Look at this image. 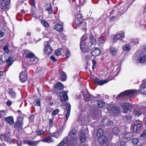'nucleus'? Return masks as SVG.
<instances>
[{"label": "nucleus", "mask_w": 146, "mask_h": 146, "mask_svg": "<svg viewBox=\"0 0 146 146\" xmlns=\"http://www.w3.org/2000/svg\"><path fill=\"white\" fill-rule=\"evenodd\" d=\"M135 59L138 63H143L146 62V48L138 50L135 54Z\"/></svg>", "instance_id": "obj_1"}, {"label": "nucleus", "mask_w": 146, "mask_h": 146, "mask_svg": "<svg viewBox=\"0 0 146 146\" xmlns=\"http://www.w3.org/2000/svg\"><path fill=\"white\" fill-rule=\"evenodd\" d=\"M137 94V91L135 90H127L122 92L119 94L116 98L117 100H122L127 96H133Z\"/></svg>", "instance_id": "obj_2"}, {"label": "nucleus", "mask_w": 146, "mask_h": 146, "mask_svg": "<svg viewBox=\"0 0 146 146\" xmlns=\"http://www.w3.org/2000/svg\"><path fill=\"white\" fill-rule=\"evenodd\" d=\"M0 139L2 141L11 143V138L10 137V131L9 129H7L5 133L0 134Z\"/></svg>", "instance_id": "obj_3"}, {"label": "nucleus", "mask_w": 146, "mask_h": 146, "mask_svg": "<svg viewBox=\"0 0 146 146\" xmlns=\"http://www.w3.org/2000/svg\"><path fill=\"white\" fill-rule=\"evenodd\" d=\"M17 121L15 123L14 127L18 131L21 130L23 128V117L21 115H19L17 117Z\"/></svg>", "instance_id": "obj_4"}, {"label": "nucleus", "mask_w": 146, "mask_h": 146, "mask_svg": "<svg viewBox=\"0 0 146 146\" xmlns=\"http://www.w3.org/2000/svg\"><path fill=\"white\" fill-rule=\"evenodd\" d=\"M26 57L27 58V60L28 64L29 65L35 64L38 61L37 58L32 53L28 54L26 55Z\"/></svg>", "instance_id": "obj_5"}, {"label": "nucleus", "mask_w": 146, "mask_h": 146, "mask_svg": "<svg viewBox=\"0 0 146 146\" xmlns=\"http://www.w3.org/2000/svg\"><path fill=\"white\" fill-rule=\"evenodd\" d=\"M75 17L74 23L77 26L80 27L81 23L84 22L83 20L82 15L81 14L79 13Z\"/></svg>", "instance_id": "obj_6"}, {"label": "nucleus", "mask_w": 146, "mask_h": 146, "mask_svg": "<svg viewBox=\"0 0 146 146\" xmlns=\"http://www.w3.org/2000/svg\"><path fill=\"white\" fill-rule=\"evenodd\" d=\"M86 37V36L84 35L81 38L80 47L82 51L83 52H87L89 49V48H86V45L85 44L84 39Z\"/></svg>", "instance_id": "obj_7"}, {"label": "nucleus", "mask_w": 146, "mask_h": 146, "mask_svg": "<svg viewBox=\"0 0 146 146\" xmlns=\"http://www.w3.org/2000/svg\"><path fill=\"white\" fill-rule=\"evenodd\" d=\"M132 136V134L131 133L123 134L120 136L119 140L120 141H123L126 143L130 140Z\"/></svg>", "instance_id": "obj_8"}, {"label": "nucleus", "mask_w": 146, "mask_h": 146, "mask_svg": "<svg viewBox=\"0 0 146 146\" xmlns=\"http://www.w3.org/2000/svg\"><path fill=\"white\" fill-rule=\"evenodd\" d=\"M120 106L122 107L124 113H127V111L130 110L132 108L131 104L129 103H123L120 104Z\"/></svg>", "instance_id": "obj_9"}, {"label": "nucleus", "mask_w": 146, "mask_h": 146, "mask_svg": "<svg viewBox=\"0 0 146 146\" xmlns=\"http://www.w3.org/2000/svg\"><path fill=\"white\" fill-rule=\"evenodd\" d=\"M143 109L146 110V107L140 106L137 109L134 110V113L136 116H139L142 115Z\"/></svg>", "instance_id": "obj_10"}, {"label": "nucleus", "mask_w": 146, "mask_h": 146, "mask_svg": "<svg viewBox=\"0 0 146 146\" xmlns=\"http://www.w3.org/2000/svg\"><path fill=\"white\" fill-rule=\"evenodd\" d=\"M49 41L45 42L44 50L46 54H50L52 52V49L50 46Z\"/></svg>", "instance_id": "obj_11"}, {"label": "nucleus", "mask_w": 146, "mask_h": 146, "mask_svg": "<svg viewBox=\"0 0 146 146\" xmlns=\"http://www.w3.org/2000/svg\"><path fill=\"white\" fill-rule=\"evenodd\" d=\"M141 122L139 121L138 123H135L133 127V131L134 133H136L143 128V126L141 123Z\"/></svg>", "instance_id": "obj_12"}, {"label": "nucleus", "mask_w": 146, "mask_h": 146, "mask_svg": "<svg viewBox=\"0 0 146 146\" xmlns=\"http://www.w3.org/2000/svg\"><path fill=\"white\" fill-rule=\"evenodd\" d=\"M27 72H26L22 71L20 74L19 76L20 81L25 82L27 79Z\"/></svg>", "instance_id": "obj_13"}, {"label": "nucleus", "mask_w": 146, "mask_h": 146, "mask_svg": "<svg viewBox=\"0 0 146 146\" xmlns=\"http://www.w3.org/2000/svg\"><path fill=\"white\" fill-rule=\"evenodd\" d=\"M77 132L76 129H73L69 133L68 137V136L70 137L74 141H76L77 138Z\"/></svg>", "instance_id": "obj_14"}, {"label": "nucleus", "mask_w": 146, "mask_h": 146, "mask_svg": "<svg viewBox=\"0 0 146 146\" xmlns=\"http://www.w3.org/2000/svg\"><path fill=\"white\" fill-rule=\"evenodd\" d=\"M59 96L62 101H64L68 99V96L64 90L62 91L60 93Z\"/></svg>", "instance_id": "obj_15"}, {"label": "nucleus", "mask_w": 146, "mask_h": 146, "mask_svg": "<svg viewBox=\"0 0 146 146\" xmlns=\"http://www.w3.org/2000/svg\"><path fill=\"white\" fill-rule=\"evenodd\" d=\"M108 140V138L105 135H101L98 137V141L101 144H104L106 143Z\"/></svg>", "instance_id": "obj_16"}, {"label": "nucleus", "mask_w": 146, "mask_h": 146, "mask_svg": "<svg viewBox=\"0 0 146 146\" xmlns=\"http://www.w3.org/2000/svg\"><path fill=\"white\" fill-rule=\"evenodd\" d=\"M9 1V0H0V8L3 9H6Z\"/></svg>", "instance_id": "obj_17"}, {"label": "nucleus", "mask_w": 146, "mask_h": 146, "mask_svg": "<svg viewBox=\"0 0 146 146\" xmlns=\"http://www.w3.org/2000/svg\"><path fill=\"white\" fill-rule=\"evenodd\" d=\"M66 110L67 113L66 114V120L64 122H66L68 120V117L70 116L71 109V105L69 103H67L66 104Z\"/></svg>", "instance_id": "obj_18"}, {"label": "nucleus", "mask_w": 146, "mask_h": 146, "mask_svg": "<svg viewBox=\"0 0 146 146\" xmlns=\"http://www.w3.org/2000/svg\"><path fill=\"white\" fill-rule=\"evenodd\" d=\"M91 52L93 56H97L100 54L101 52L99 48H95L94 49L93 48L91 50Z\"/></svg>", "instance_id": "obj_19"}, {"label": "nucleus", "mask_w": 146, "mask_h": 146, "mask_svg": "<svg viewBox=\"0 0 146 146\" xmlns=\"http://www.w3.org/2000/svg\"><path fill=\"white\" fill-rule=\"evenodd\" d=\"M5 120L10 125H13L14 123L13 117L12 116H10L5 118Z\"/></svg>", "instance_id": "obj_20"}, {"label": "nucleus", "mask_w": 146, "mask_h": 146, "mask_svg": "<svg viewBox=\"0 0 146 146\" xmlns=\"http://www.w3.org/2000/svg\"><path fill=\"white\" fill-rule=\"evenodd\" d=\"M123 37H124V34H118L116 35L114 37L113 41L114 42H116L117 40H122Z\"/></svg>", "instance_id": "obj_21"}, {"label": "nucleus", "mask_w": 146, "mask_h": 146, "mask_svg": "<svg viewBox=\"0 0 146 146\" xmlns=\"http://www.w3.org/2000/svg\"><path fill=\"white\" fill-rule=\"evenodd\" d=\"M55 29L59 32H61L63 30V25L62 23L60 24V23L56 24L55 26Z\"/></svg>", "instance_id": "obj_22"}, {"label": "nucleus", "mask_w": 146, "mask_h": 146, "mask_svg": "<svg viewBox=\"0 0 146 146\" xmlns=\"http://www.w3.org/2000/svg\"><path fill=\"white\" fill-rule=\"evenodd\" d=\"M113 78H109L108 79H106L104 80H101L98 78L95 77H94L93 79L94 82H108L111 80Z\"/></svg>", "instance_id": "obj_23"}, {"label": "nucleus", "mask_w": 146, "mask_h": 146, "mask_svg": "<svg viewBox=\"0 0 146 146\" xmlns=\"http://www.w3.org/2000/svg\"><path fill=\"white\" fill-rule=\"evenodd\" d=\"M111 110L114 114H117L119 113V109L117 106H113L111 107Z\"/></svg>", "instance_id": "obj_24"}, {"label": "nucleus", "mask_w": 146, "mask_h": 146, "mask_svg": "<svg viewBox=\"0 0 146 146\" xmlns=\"http://www.w3.org/2000/svg\"><path fill=\"white\" fill-rule=\"evenodd\" d=\"M140 91L144 94H146V83H144L141 86Z\"/></svg>", "instance_id": "obj_25"}, {"label": "nucleus", "mask_w": 146, "mask_h": 146, "mask_svg": "<svg viewBox=\"0 0 146 146\" xmlns=\"http://www.w3.org/2000/svg\"><path fill=\"white\" fill-rule=\"evenodd\" d=\"M54 87L55 88L58 90H61L64 88V86L62 84V83H57L54 86Z\"/></svg>", "instance_id": "obj_26"}, {"label": "nucleus", "mask_w": 146, "mask_h": 146, "mask_svg": "<svg viewBox=\"0 0 146 146\" xmlns=\"http://www.w3.org/2000/svg\"><path fill=\"white\" fill-rule=\"evenodd\" d=\"M61 75L60 76V78L61 80L62 81H66L67 76L66 73L62 71L60 73Z\"/></svg>", "instance_id": "obj_27"}, {"label": "nucleus", "mask_w": 146, "mask_h": 146, "mask_svg": "<svg viewBox=\"0 0 146 146\" xmlns=\"http://www.w3.org/2000/svg\"><path fill=\"white\" fill-rule=\"evenodd\" d=\"M8 94L12 98H15L16 97V94L11 88H9L8 90Z\"/></svg>", "instance_id": "obj_28"}, {"label": "nucleus", "mask_w": 146, "mask_h": 146, "mask_svg": "<svg viewBox=\"0 0 146 146\" xmlns=\"http://www.w3.org/2000/svg\"><path fill=\"white\" fill-rule=\"evenodd\" d=\"M68 141V137H65L62 139L60 143L58 144L59 146H62L65 145Z\"/></svg>", "instance_id": "obj_29"}, {"label": "nucleus", "mask_w": 146, "mask_h": 146, "mask_svg": "<svg viewBox=\"0 0 146 146\" xmlns=\"http://www.w3.org/2000/svg\"><path fill=\"white\" fill-rule=\"evenodd\" d=\"M114 69H115V71L114 72L113 74V77L117 76L120 71V67L119 66H115L114 68Z\"/></svg>", "instance_id": "obj_30"}, {"label": "nucleus", "mask_w": 146, "mask_h": 146, "mask_svg": "<svg viewBox=\"0 0 146 146\" xmlns=\"http://www.w3.org/2000/svg\"><path fill=\"white\" fill-rule=\"evenodd\" d=\"M86 90H83L81 91L83 96L86 98H89L91 97V95L87 92H86Z\"/></svg>", "instance_id": "obj_31"}, {"label": "nucleus", "mask_w": 146, "mask_h": 146, "mask_svg": "<svg viewBox=\"0 0 146 146\" xmlns=\"http://www.w3.org/2000/svg\"><path fill=\"white\" fill-rule=\"evenodd\" d=\"M89 39L90 42L92 45H94L96 44V40L92 34H91L89 37Z\"/></svg>", "instance_id": "obj_32"}, {"label": "nucleus", "mask_w": 146, "mask_h": 146, "mask_svg": "<svg viewBox=\"0 0 146 146\" xmlns=\"http://www.w3.org/2000/svg\"><path fill=\"white\" fill-rule=\"evenodd\" d=\"M119 128L117 127H114L112 129V132L115 135H117L120 132Z\"/></svg>", "instance_id": "obj_33"}, {"label": "nucleus", "mask_w": 146, "mask_h": 146, "mask_svg": "<svg viewBox=\"0 0 146 146\" xmlns=\"http://www.w3.org/2000/svg\"><path fill=\"white\" fill-rule=\"evenodd\" d=\"M42 141L44 142L48 143H50L53 141L51 137H47L44 138L43 139Z\"/></svg>", "instance_id": "obj_34"}, {"label": "nucleus", "mask_w": 146, "mask_h": 146, "mask_svg": "<svg viewBox=\"0 0 146 146\" xmlns=\"http://www.w3.org/2000/svg\"><path fill=\"white\" fill-rule=\"evenodd\" d=\"M105 103L103 100H99L98 101V106L100 108H102L103 106H104Z\"/></svg>", "instance_id": "obj_35"}, {"label": "nucleus", "mask_w": 146, "mask_h": 146, "mask_svg": "<svg viewBox=\"0 0 146 146\" xmlns=\"http://www.w3.org/2000/svg\"><path fill=\"white\" fill-rule=\"evenodd\" d=\"M7 62V64L9 67L13 63V58L11 57H9L8 60H6Z\"/></svg>", "instance_id": "obj_36"}, {"label": "nucleus", "mask_w": 146, "mask_h": 146, "mask_svg": "<svg viewBox=\"0 0 146 146\" xmlns=\"http://www.w3.org/2000/svg\"><path fill=\"white\" fill-rule=\"evenodd\" d=\"M103 130L101 129H100L98 130L97 133V136L98 137H99L101 136V135H103Z\"/></svg>", "instance_id": "obj_37"}, {"label": "nucleus", "mask_w": 146, "mask_h": 146, "mask_svg": "<svg viewBox=\"0 0 146 146\" xmlns=\"http://www.w3.org/2000/svg\"><path fill=\"white\" fill-rule=\"evenodd\" d=\"M33 104L36 106H40V99H36L35 101L33 102Z\"/></svg>", "instance_id": "obj_38"}, {"label": "nucleus", "mask_w": 146, "mask_h": 146, "mask_svg": "<svg viewBox=\"0 0 146 146\" xmlns=\"http://www.w3.org/2000/svg\"><path fill=\"white\" fill-rule=\"evenodd\" d=\"M86 139V136L85 133L81 134L80 137V141L82 143H84Z\"/></svg>", "instance_id": "obj_39"}, {"label": "nucleus", "mask_w": 146, "mask_h": 146, "mask_svg": "<svg viewBox=\"0 0 146 146\" xmlns=\"http://www.w3.org/2000/svg\"><path fill=\"white\" fill-rule=\"evenodd\" d=\"M41 23L44 27H49V24L45 20H41Z\"/></svg>", "instance_id": "obj_40"}, {"label": "nucleus", "mask_w": 146, "mask_h": 146, "mask_svg": "<svg viewBox=\"0 0 146 146\" xmlns=\"http://www.w3.org/2000/svg\"><path fill=\"white\" fill-rule=\"evenodd\" d=\"M126 142L123 141H120V142H118L116 143V146H125Z\"/></svg>", "instance_id": "obj_41"}, {"label": "nucleus", "mask_w": 146, "mask_h": 146, "mask_svg": "<svg viewBox=\"0 0 146 146\" xmlns=\"http://www.w3.org/2000/svg\"><path fill=\"white\" fill-rule=\"evenodd\" d=\"M125 11V7H121L119 9V12L118 13H119V16H120Z\"/></svg>", "instance_id": "obj_42"}, {"label": "nucleus", "mask_w": 146, "mask_h": 146, "mask_svg": "<svg viewBox=\"0 0 146 146\" xmlns=\"http://www.w3.org/2000/svg\"><path fill=\"white\" fill-rule=\"evenodd\" d=\"M117 50H116L115 48H111L110 49V52L113 55H115L116 54Z\"/></svg>", "instance_id": "obj_43"}, {"label": "nucleus", "mask_w": 146, "mask_h": 146, "mask_svg": "<svg viewBox=\"0 0 146 146\" xmlns=\"http://www.w3.org/2000/svg\"><path fill=\"white\" fill-rule=\"evenodd\" d=\"M47 10L48 11L49 14H50L53 13V11L52 9V6L51 4H50L48 7L47 9Z\"/></svg>", "instance_id": "obj_44"}, {"label": "nucleus", "mask_w": 146, "mask_h": 146, "mask_svg": "<svg viewBox=\"0 0 146 146\" xmlns=\"http://www.w3.org/2000/svg\"><path fill=\"white\" fill-rule=\"evenodd\" d=\"M123 48L125 50H129L130 49V45L129 44L125 45L123 46Z\"/></svg>", "instance_id": "obj_45"}, {"label": "nucleus", "mask_w": 146, "mask_h": 146, "mask_svg": "<svg viewBox=\"0 0 146 146\" xmlns=\"http://www.w3.org/2000/svg\"><path fill=\"white\" fill-rule=\"evenodd\" d=\"M86 23L84 22L81 23L80 27L82 26V29L84 31H85L86 29Z\"/></svg>", "instance_id": "obj_46"}, {"label": "nucleus", "mask_w": 146, "mask_h": 146, "mask_svg": "<svg viewBox=\"0 0 146 146\" xmlns=\"http://www.w3.org/2000/svg\"><path fill=\"white\" fill-rule=\"evenodd\" d=\"M119 13L117 14L115 16L111 17L109 18L110 21H113L115 20L116 18L117 17L119 16Z\"/></svg>", "instance_id": "obj_47"}, {"label": "nucleus", "mask_w": 146, "mask_h": 146, "mask_svg": "<svg viewBox=\"0 0 146 146\" xmlns=\"http://www.w3.org/2000/svg\"><path fill=\"white\" fill-rule=\"evenodd\" d=\"M62 49V48H59L55 52V54L57 56H59L61 54L60 50Z\"/></svg>", "instance_id": "obj_48"}, {"label": "nucleus", "mask_w": 146, "mask_h": 146, "mask_svg": "<svg viewBox=\"0 0 146 146\" xmlns=\"http://www.w3.org/2000/svg\"><path fill=\"white\" fill-rule=\"evenodd\" d=\"M98 41L101 44H103L105 42V40L104 39L103 37L101 36L98 39Z\"/></svg>", "instance_id": "obj_49"}, {"label": "nucleus", "mask_w": 146, "mask_h": 146, "mask_svg": "<svg viewBox=\"0 0 146 146\" xmlns=\"http://www.w3.org/2000/svg\"><path fill=\"white\" fill-rule=\"evenodd\" d=\"M113 125V123L112 121H108L106 123V125L108 127H111Z\"/></svg>", "instance_id": "obj_50"}, {"label": "nucleus", "mask_w": 146, "mask_h": 146, "mask_svg": "<svg viewBox=\"0 0 146 146\" xmlns=\"http://www.w3.org/2000/svg\"><path fill=\"white\" fill-rule=\"evenodd\" d=\"M132 116L131 115L128 114L124 117L128 121L130 120Z\"/></svg>", "instance_id": "obj_51"}, {"label": "nucleus", "mask_w": 146, "mask_h": 146, "mask_svg": "<svg viewBox=\"0 0 146 146\" xmlns=\"http://www.w3.org/2000/svg\"><path fill=\"white\" fill-rule=\"evenodd\" d=\"M44 133V131L42 130H39L37 131V135H38L43 134Z\"/></svg>", "instance_id": "obj_52"}, {"label": "nucleus", "mask_w": 146, "mask_h": 146, "mask_svg": "<svg viewBox=\"0 0 146 146\" xmlns=\"http://www.w3.org/2000/svg\"><path fill=\"white\" fill-rule=\"evenodd\" d=\"M107 16L106 14H104L102 15L99 19H102L104 21L107 18Z\"/></svg>", "instance_id": "obj_53"}, {"label": "nucleus", "mask_w": 146, "mask_h": 146, "mask_svg": "<svg viewBox=\"0 0 146 146\" xmlns=\"http://www.w3.org/2000/svg\"><path fill=\"white\" fill-rule=\"evenodd\" d=\"M3 49L4 52L6 53H9V50L8 49V47L7 46H5L4 47Z\"/></svg>", "instance_id": "obj_54"}, {"label": "nucleus", "mask_w": 146, "mask_h": 146, "mask_svg": "<svg viewBox=\"0 0 146 146\" xmlns=\"http://www.w3.org/2000/svg\"><path fill=\"white\" fill-rule=\"evenodd\" d=\"M59 132H55L53 134L52 136L56 138H57L59 136Z\"/></svg>", "instance_id": "obj_55"}, {"label": "nucleus", "mask_w": 146, "mask_h": 146, "mask_svg": "<svg viewBox=\"0 0 146 146\" xmlns=\"http://www.w3.org/2000/svg\"><path fill=\"white\" fill-rule=\"evenodd\" d=\"M138 141V140L137 138H134L132 140V143L134 145H137Z\"/></svg>", "instance_id": "obj_56"}, {"label": "nucleus", "mask_w": 146, "mask_h": 146, "mask_svg": "<svg viewBox=\"0 0 146 146\" xmlns=\"http://www.w3.org/2000/svg\"><path fill=\"white\" fill-rule=\"evenodd\" d=\"M140 136L141 137H146V129L144 130L143 133L140 135Z\"/></svg>", "instance_id": "obj_57"}, {"label": "nucleus", "mask_w": 146, "mask_h": 146, "mask_svg": "<svg viewBox=\"0 0 146 146\" xmlns=\"http://www.w3.org/2000/svg\"><path fill=\"white\" fill-rule=\"evenodd\" d=\"M59 111L58 109H55L52 111V115H56L58 113Z\"/></svg>", "instance_id": "obj_58"}, {"label": "nucleus", "mask_w": 146, "mask_h": 146, "mask_svg": "<svg viewBox=\"0 0 146 146\" xmlns=\"http://www.w3.org/2000/svg\"><path fill=\"white\" fill-rule=\"evenodd\" d=\"M33 141L31 140H29L27 141V143L28 145H30L31 146H33Z\"/></svg>", "instance_id": "obj_59"}, {"label": "nucleus", "mask_w": 146, "mask_h": 146, "mask_svg": "<svg viewBox=\"0 0 146 146\" xmlns=\"http://www.w3.org/2000/svg\"><path fill=\"white\" fill-rule=\"evenodd\" d=\"M132 43L136 44L138 43V40L137 39H133L131 40Z\"/></svg>", "instance_id": "obj_60"}, {"label": "nucleus", "mask_w": 146, "mask_h": 146, "mask_svg": "<svg viewBox=\"0 0 146 146\" xmlns=\"http://www.w3.org/2000/svg\"><path fill=\"white\" fill-rule=\"evenodd\" d=\"M34 119V116L33 115H30L29 117V119L30 121H33Z\"/></svg>", "instance_id": "obj_61"}, {"label": "nucleus", "mask_w": 146, "mask_h": 146, "mask_svg": "<svg viewBox=\"0 0 146 146\" xmlns=\"http://www.w3.org/2000/svg\"><path fill=\"white\" fill-rule=\"evenodd\" d=\"M40 142L39 140L37 141H33V146H36Z\"/></svg>", "instance_id": "obj_62"}, {"label": "nucleus", "mask_w": 146, "mask_h": 146, "mask_svg": "<svg viewBox=\"0 0 146 146\" xmlns=\"http://www.w3.org/2000/svg\"><path fill=\"white\" fill-rule=\"evenodd\" d=\"M50 58L53 62H55L57 61V59L54 57V56H50Z\"/></svg>", "instance_id": "obj_63"}, {"label": "nucleus", "mask_w": 146, "mask_h": 146, "mask_svg": "<svg viewBox=\"0 0 146 146\" xmlns=\"http://www.w3.org/2000/svg\"><path fill=\"white\" fill-rule=\"evenodd\" d=\"M66 57L68 58L70 56V52L69 50H67L66 54Z\"/></svg>", "instance_id": "obj_64"}]
</instances>
